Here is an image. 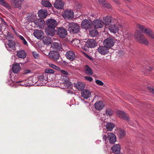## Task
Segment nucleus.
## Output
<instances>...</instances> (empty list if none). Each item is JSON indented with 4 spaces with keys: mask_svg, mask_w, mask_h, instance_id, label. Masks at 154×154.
Instances as JSON below:
<instances>
[{
    "mask_svg": "<svg viewBox=\"0 0 154 154\" xmlns=\"http://www.w3.org/2000/svg\"><path fill=\"white\" fill-rule=\"evenodd\" d=\"M47 27L45 32L47 35L53 36L56 31L55 27L57 25V21L54 19H50L46 21Z\"/></svg>",
    "mask_w": 154,
    "mask_h": 154,
    "instance_id": "1",
    "label": "nucleus"
},
{
    "mask_svg": "<svg viewBox=\"0 0 154 154\" xmlns=\"http://www.w3.org/2000/svg\"><path fill=\"white\" fill-rule=\"evenodd\" d=\"M134 36L136 40L139 43L146 45H148V40L145 38L143 35L139 30L136 31Z\"/></svg>",
    "mask_w": 154,
    "mask_h": 154,
    "instance_id": "2",
    "label": "nucleus"
},
{
    "mask_svg": "<svg viewBox=\"0 0 154 154\" xmlns=\"http://www.w3.org/2000/svg\"><path fill=\"white\" fill-rule=\"evenodd\" d=\"M66 28L68 31L71 34L77 33L80 30V26L79 25L74 22L69 23Z\"/></svg>",
    "mask_w": 154,
    "mask_h": 154,
    "instance_id": "3",
    "label": "nucleus"
},
{
    "mask_svg": "<svg viewBox=\"0 0 154 154\" xmlns=\"http://www.w3.org/2000/svg\"><path fill=\"white\" fill-rule=\"evenodd\" d=\"M103 139L106 141L108 138L109 142L110 143L114 144L116 141V137L115 134L112 133H106L105 132L103 134Z\"/></svg>",
    "mask_w": 154,
    "mask_h": 154,
    "instance_id": "4",
    "label": "nucleus"
},
{
    "mask_svg": "<svg viewBox=\"0 0 154 154\" xmlns=\"http://www.w3.org/2000/svg\"><path fill=\"white\" fill-rule=\"evenodd\" d=\"M136 27L140 29L143 33H146L151 38H154V32H152L150 29L145 28L143 26L139 24H137Z\"/></svg>",
    "mask_w": 154,
    "mask_h": 154,
    "instance_id": "5",
    "label": "nucleus"
},
{
    "mask_svg": "<svg viewBox=\"0 0 154 154\" xmlns=\"http://www.w3.org/2000/svg\"><path fill=\"white\" fill-rule=\"evenodd\" d=\"M115 42L114 39L112 37H110L105 39L103 43V45H105L109 49L114 45Z\"/></svg>",
    "mask_w": 154,
    "mask_h": 154,
    "instance_id": "6",
    "label": "nucleus"
},
{
    "mask_svg": "<svg viewBox=\"0 0 154 154\" xmlns=\"http://www.w3.org/2000/svg\"><path fill=\"white\" fill-rule=\"evenodd\" d=\"M5 45L7 49L11 52H13L16 50L15 43L12 40H9L8 43H5Z\"/></svg>",
    "mask_w": 154,
    "mask_h": 154,
    "instance_id": "7",
    "label": "nucleus"
},
{
    "mask_svg": "<svg viewBox=\"0 0 154 154\" xmlns=\"http://www.w3.org/2000/svg\"><path fill=\"white\" fill-rule=\"evenodd\" d=\"M92 25V22L90 20H84L81 23L82 27L86 30L91 29Z\"/></svg>",
    "mask_w": 154,
    "mask_h": 154,
    "instance_id": "8",
    "label": "nucleus"
},
{
    "mask_svg": "<svg viewBox=\"0 0 154 154\" xmlns=\"http://www.w3.org/2000/svg\"><path fill=\"white\" fill-rule=\"evenodd\" d=\"M83 43L85 45V47L88 48H94L97 45L96 41L94 39H88L86 42H84ZM84 49V50H86L85 48Z\"/></svg>",
    "mask_w": 154,
    "mask_h": 154,
    "instance_id": "9",
    "label": "nucleus"
},
{
    "mask_svg": "<svg viewBox=\"0 0 154 154\" xmlns=\"http://www.w3.org/2000/svg\"><path fill=\"white\" fill-rule=\"evenodd\" d=\"M48 55L50 58L54 60H57L60 57L59 53L56 51H50Z\"/></svg>",
    "mask_w": 154,
    "mask_h": 154,
    "instance_id": "10",
    "label": "nucleus"
},
{
    "mask_svg": "<svg viewBox=\"0 0 154 154\" xmlns=\"http://www.w3.org/2000/svg\"><path fill=\"white\" fill-rule=\"evenodd\" d=\"M57 34L60 38H63L67 35V30L63 27H59L57 31Z\"/></svg>",
    "mask_w": 154,
    "mask_h": 154,
    "instance_id": "11",
    "label": "nucleus"
},
{
    "mask_svg": "<svg viewBox=\"0 0 154 154\" xmlns=\"http://www.w3.org/2000/svg\"><path fill=\"white\" fill-rule=\"evenodd\" d=\"M98 52L102 55H105L109 52V49L105 45L100 46L97 49Z\"/></svg>",
    "mask_w": 154,
    "mask_h": 154,
    "instance_id": "12",
    "label": "nucleus"
},
{
    "mask_svg": "<svg viewBox=\"0 0 154 154\" xmlns=\"http://www.w3.org/2000/svg\"><path fill=\"white\" fill-rule=\"evenodd\" d=\"M24 0H11V2L13 7L20 9L22 3Z\"/></svg>",
    "mask_w": 154,
    "mask_h": 154,
    "instance_id": "13",
    "label": "nucleus"
},
{
    "mask_svg": "<svg viewBox=\"0 0 154 154\" xmlns=\"http://www.w3.org/2000/svg\"><path fill=\"white\" fill-rule=\"evenodd\" d=\"M74 16V12L73 11L71 10L66 11L63 14V17L66 19H72Z\"/></svg>",
    "mask_w": 154,
    "mask_h": 154,
    "instance_id": "14",
    "label": "nucleus"
},
{
    "mask_svg": "<svg viewBox=\"0 0 154 154\" xmlns=\"http://www.w3.org/2000/svg\"><path fill=\"white\" fill-rule=\"evenodd\" d=\"M65 56L68 59L71 61L75 60L76 57L74 52L72 51H67Z\"/></svg>",
    "mask_w": 154,
    "mask_h": 154,
    "instance_id": "15",
    "label": "nucleus"
},
{
    "mask_svg": "<svg viewBox=\"0 0 154 154\" xmlns=\"http://www.w3.org/2000/svg\"><path fill=\"white\" fill-rule=\"evenodd\" d=\"M92 23L96 28H99L102 27L103 23L102 20L96 19L93 21Z\"/></svg>",
    "mask_w": 154,
    "mask_h": 154,
    "instance_id": "16",
    "label": "nucleus"
},
{
    "mask_svg": "<svg viewBox=\"0 0 154 154\" xmlns=\"http://www.w3.org/2000/svg\"><path fill=\"white\" fill-rule=\"evenodd\" d=\"M64 3L61 0L56 1L54 4V7L57 9H62L63 8Z\"/></svg>",
    "mask_w": 154,
    "mask_h": 154,
    "instance_id": "17",
    "label": "nucleus"
},
{
    "mask_svg": "<svg viewBox=\"0 0 154 154\" xmlns=\"http://www.w3.org/2000/svg\"><path fill=\"white\" fill-rule=\"evenodd\" d=\"M33 35L37 39H41L43 36V33L42 30L37 29L34 31Z\"/></svg>",
    "mask_w": 154,
    "mask_h": 154,
    "instance_id": "18",
    "label": "nucleus"
},
{
    "mask_svg": "<svg viewBox=\"0 0 154 154\" xmlns=\"http://www.w3.org/2000/svg\"><path fill=\"white\" fill-rule=\"evenodd\" d=\"M62 80L63 81V84L64 85L63 88H67L69 87L70 85L69 81V78L66 76H63L62 77Z\"/></svg>",
    "mask_w": 154,
    "mask_h": 154,
    "instance_id": "19",
    "label": "nucleus"
},
{
    "mask_svg": "<svg viewBox=\"0 0 154 154\" xmlns=\"http://www.w3.org/2000/svg\"><path fill=\"white\" fill-rule=\"evenodd\" d=\"M117 113L119 117L121 118L126 120L127 121H129V119L128 118V115L126 114L125 112L123 111H118Z\"/></svg>",
    "mask_w": 154,
    "mask_h": 154,
    "instance_id": "20",
    "label": "nucleus"
},
{
    "mask_svg": "<svg viewBox=\"0 0 154 154\" xmlns=\"http://www.w3.org/2000/svg\"><path fill=\"white\" fill-rule=\"evenodd\" d=\"M111 149L113 153L119 154L120 153L121 147L119 144H115L111 147Z\"/></svg>",
    "mask_w": 154,
    "mask_h": 154,
    "instance_id": "21",
    "label": "nucleus"
},
{
    "mask_svg": "<svg viewBox=\"0 0 154 154\" xmlns=\"http://www.w3.org/2000/svg\"><path fill=\"white\" fill-rule=\"evenodd\" d=\"M109 29L111 32L114 34L118 33L119 30L118 27L115 24H111L110 25Z\"/></svg>",
    "mask_w": 154,
    "mask_h": 154,
    "instance_id": "22",
    "label": "nucleus"
},
{
    "mask_svg": "<svg viewBox=\"0 0 154 154\" xmlns=\"http://www.w3.org/2000/svg\"><path fill=\"white\" fill-rule=\"evenodd\" d=\"M103 23L106 25L112 24V17L110 16H107L103 17Z\"/></svg>",
    "mask_w": 154,
    "mask_h": 154,
    "instance_id": "23",
    "label": "nucleus"
},
{
    "mask_svg": "<svg viewBox=\"0 0 154 154\" xmlns=\"http://www.w3.org/2000/svg\"><path fill=\"white\" fill-rule=\"evenodd\" d=\"M84 72L86 74L89 75H92L93 74L92 70L87 65L84 66Z\"/></svg>",
    "mask_w": 154,
    "mask_h": 154,
    "instance_id": "24",
    "label": "nucleus"
},
{
    "mask_svg": "<svg viewBox=\"0 0 154 154\" xmlns=\"http://www.w3.org/2000/svg\"><path fill=\"white\" fill-rule=\"evenodd\" d=\"M21 69V67L19 63H16L14 64L12 67V70L14 73H17Z\"/></svg>",
    "mask_w": 154,
    "mask_h": 154,
    "instance_id": "25",
    "label": "nucleus"
},
{
    "mask_svg": "<svg viewBox=\"0 0 154 154\" xmlns=\"http://www.w3.org/2000/svg\"><path fill=\"white\" fill-rule=\"evenodd\" d=\"M81 95L83 98L86 99L91 96V92L89 90L85 89L82 92Z\"/></svg>",
    "mask_w": 154,
    "mask_h": 154,
    "instance_id": "26",
    "label": "nucleus"
},
{
    "mask_svg": "<svg viewBox=\"0 0 154 154\" xmlns=\"http://www.w3.org/2000/svg\"><path fill=\"white\" fill-rule=\"evenodd\" d=\"M0 4L8 10L12 9V7L10 4L5 0H0Z\"/></svg>",
    "mask_w": 154,
    "mask_h": 154,
    "instance_id": "27",
    "label": "nucleus"
},
{
    "mask_svg": "<svg viewBox=\"0 0 154 154\" xmlns=\"http://www.w3.org/2000/svg\"><path fill=\"white\" fill-rule=\"evenodd\" d=\"M52 48L55 50L57 51H59L62 49L61 45L57 42H54L52 45Z\"/></svg>",
    "mask_w": 154,
    "mask_h": 154,
    "instance_id": "28",
    "label": "nucleus"
},
{
    "mask_svg": "<svg viewBox=\"0 0 154 154\" xmlns=\"http://www.w3.org/2000/svg\"><path fill=\"white\" fill-rule=\"evenodd\" d=\"M95 109L98 110H100L103 109L104 105L102 101H99L96 102L94 104Z\"/></svg>",
    "mask_w": 154,
    "mask_h": 154,
    "instance_id": "29",
    "label": "nucleus"
},
{
    "mask_svg": "<svg viewBox=\"0 0 154 154\" xmlns=\"http://www.w3.org/2000/svg\"><path fill=\"white\" fill-rule=\"evenodd\" d=\"M27 18L29 21H32L36 19V15L33 12L30 13L28 14Z\"/></svg>",
    "mask_w": 154,
    "mask_h": 154,
    "instance_id": "30",
    "label": "nucleus"
},
{
    "mask_svg": "<svg viewBox=\"0 0 154 154\" xmlns=\"http://www.w3.org/2000/svg\"><path fill=\"white\" fill-rule=\"evenodd\" d=\"M38 16L41 18H45L47 14V11H46L42 9L38 11Z\"/></svg>",
    "mask_w": 154,
    "mask_h": 154,
    "instance_id": "31",
    "label": "nucleus"
},
{
    "mask_svg": "<svg viewBox=\"0 0 154 154\" xmlns=\"http://www.w3.org/2000/svg\"><path fill=\"white\" fill-rule=\"evenodd\" d=\"M85 84L81 82H78L75 85V87L79 90L80 91L83 90L85 88Z\"/></svg>",
    "mask_w": 154,
    "mask_h": 154,
    "instance_id": "32",
    "label": "nucleus"
},
{
    "mask_svg": "<svg viewBox=\"0 0 154 154\" xmlns=\"http://www.w3.org/2000/svg\"><path fill=\"white\" fill-rule=\"evenodd\" d=\"M17 55L19 58L24 59L26 57V53L24 51L21 50L17 52Z\"/></svg>",
    "mask_w": 154,
    "mask_h": 154,
    "instance_id": "33",
    "label": "nucleus"
},
{
    "mask_svg": "<svg viewBox=\"0 0 154 154\" xmlns=\"http://www.w3.org/2000/svg\"><path fill=\"white\" fill-rule=\"evenodd\" d=\"M41 39H42L44 44L46 45L49 44L51 43V38L48 36H43Z\"/></svg>",
    "mask_w": 154,
    "mask_h": 154,
    "instance_id": "34",
    "label": "nucleus"
},
{
    "mask_svg": "<svg viewBox=\"0 0 154 154\" xmlns=\"http://www.w3.org/2000/svg\"><path fill=\"white\" fill-rule=\"evenodd\" d=\"M118 134L119 138L121 139L125 137L126 134V132L124 130L120 128L118 131Z\"/></svg>",
    "mask_w": 154,
    "mask_h": 154,
    "instance_id": "35",
    "label": "nucleus"
},
{
    "mask_svg": "<svg viewBox=\"0 0 154 154\" xmlns=\"http://www.w3.org/2000/svg\"><path fill=\"white\" fill-rule=\"evenodd\" d=\"M6 30V31H5V33L4 35L8 42L9 40H12V39L13 38V36L12 34L10 32L7 31L8 29H7Z\"/></svg>",
    "mask_w": 154,
    "mask_h": 154,
    "instance_id": "36",
    "label": "nucleus"
},
{
    "mask_svg": "<svg viewBox=\"0 0 154 154\" xmlns=\"http://www.w3.org/2000/svg\"><path fill=\"white\" fill-rule=\"evenodd\" d=\"M41 4L43 6L47 8H50L52 5L49 1L47 0H42Z\"/></svg>",
    "mask_w": 154,
    "mask_h": 154,
    "instance_id": "37",
    "label": "nucleus"
},
{
    "mask_svg": "<svg viewBox=\"0 0 154 154\" xmlns=\"http://www.w3.org/2000/svg\"><path fill=\"white\" fill-rule=\"evenodd\" d=\"M97 29L95 28L92 29H91L89 30V34L92 37H95L98 35V32Z\"/></svg>",
    "mask_w": 154,
    "mask_h": 154,
    "instance_id": "38",
    "label": "nucleus"
},
{
    "mask_svg": "<svg viewBox=\"0 0 154 154\" xmlns=\"http://www.w3.org/2000/svg\"><path fill=\"white\" fill-rule=\"evenodd\" d=\"M114 127V125L112 123H107L106 125V128L109 131H112Z\"/></svg>",
    "mask_w": 154,
    "mask_h": 154,
    "instance_id": "39",
    "label": "nucleus"
},
{
    "mask_svg": "<svg viewBox=\"0 0 154 154\" xmlns=\"http://www.w3.org/2000/svg\"><path fill=\"white\" fill-rule=\"evenodd\" d=\"M5 26H2V25H0V35L2 34H4L5 33L6 29H5Z\"/></svg>",
    "mask_w": 154,
    "mask_h": 154,
    "instance_id": "40",
    "label": "nucleus"
},
{
    "mask_svg": "<svg viewBox=\"0 0 154 154\" xmlns=\"http://www.w3.org/2000/svg\"><path fill=\"white\" fill-rule=\"evenodd\" d=\"M102 5L104 6L105 7L107 8H111V5L109 2H105V1L103 3Z\"/></svg>",
    "mask_w": 154,
    "mask_h": 154,
    "instance_id": "41",
    "label": "nucleus"
},
{
    "mask_svg": "<svg viewBox=\"0 0 154 154\" xmlns=\"http://www.w3.org/2000/svg\"><path fill=\"white\" fill-rule=\"evenodd\" d=\"M32 83L29 84L30 85H32L34 84H35L37 82H38V79L37 78L34 77L32 79Z\"/></svg>",
    "mask_w": 154,
    "mask_h": 154,
    "instance_id": "42",
    "label": "nucleus"
},
{
    "mask_svg": "<svg viewBox=\"0 0 154 154\" xmlns=\"http://www.w3.org/2000/svg\"><path fill=\"white\" fill-rule=\"evenodd\" d=\"M105 113L107 116H110L112 114L113 112L111 109H107L106 110Z\"/></svg>",
    "mask_w": 154,
    "mask_h": 154,
    "instance_id": "43",
    "label": "nucleus"
},
{
    "mask_svg": "<svg viewBox=\"0 0 154 154\" xmlns=\"http://www.w3.org/2000/svg\"><path fill=\"white\" fill-rule=\"evenodd\" d=\"M45 72L46 73L53 74L54 73V71L52 69L47 68L45 69Z\"/></svg>",
    "mask_w": 154,
    "mask_h": 154,
    "instance_id": "44",
    "label": "nucleus"
},
{
    "mask_svg": "<svg viewBox=\"0 0 154 154\" xmlns=\"http://www.w3.org/2000/svg\"><path fill=\"white\" fill-rule=\"evenodd\" d=\"M32 54L33 57L35 58L38 59L39 58V56L38 53L34 51L32 52Z\"/></svg>",
    "mask_w": 154,
    "mask_h": 154,
    "instance_id": "45",
    "label": "nucleus"
},
{
    "mask_svg": "<svg viewBox=\"0 0 154 154\" xmlns=\"http://www.w3.org/2000/svg\"><path fill=\"white\" fill-rule=\"evenodd\" d=\"M95 82L97 84L99 85H103V82L100 80H96L95 81Z\"/></svg>",
    "mask_w": 154,
    "mask_h": 154,
    "instance_id": "46",
    "label": "nucleus"
},
{
    "mask_svg": "<svg viewBox=\"0 0 154 154\" xmlns=\"http://www.w3.org/2000/svg\"><path fill=\"white\" fill-rule=\"evenodd\" d=\"M31 72V70L28 69H25L23 72V74L26 75L27 74L30 73Z\"/></svg>",
    "mask_w": 154,
    "mask_h": 154,
    "instance_id": "47",
    "label": "nucleus"
},
{
    "mask_svg": "<svg viewBox=\"0 0 154 154\" xmlns=\"http://www.w3.org/2000/svg\"><path fill=\"white\" fill-rule=\"evenodd\" d=\"M85 78L86 80L89 82H91L93 80V78L90 76H86L85 77Z\"/></svg>",
    "mask_w": 154,
    "mask_h": 154,
    "instance_id": "48",
    "label": "nucleus"
},
{
    "mask_svg": "<svg viewBox=\"0 0 154 154\" xmlns=\"http://www.w3.org/2000/svg\"><path fill=\"white\" fill-rule=\"evenodd\" d=\"M0 25H2V26H5V29H6V23L5 22V21L4 20H2V23L0 24Z\"/></svg>",
    "mask_w": 154,
    "mask_h": 154,
    "instance_id": "49",
    "label": "nucleus"
},
{
    "mask_svg": "<svg viewBox=\"0 0 154 154\" xmlns=\"http://www.w3.org/2000/svg\"><path fill=\"white\" fill-rule=\"evenodd\" d=\"M148 89L153 94H154V88L150 87H147Z\"/></svg>",
    "mask_w": 154,
    "mask_h": 154,
    "instance_id": "50",
    "label": "nucleus"
},
{
    "mask_svg": "<svg viewBox=\"0 0 154 154\" xmlns=\"http://www.w3.org/2000/svg\"><path fill=\"white\" fill-rule=\"evenodd\" d=\"M38 79V81H39L40 82H41V81H43L42 80L43 79L44 76L43 75H41L38 76V77H37Z\"/></svg>",
    "mask_w": 154,
    "mask_h": 154,
    "instance_id": "51",
    "label": "nucleus"
},
{
    "mask_svg": "<svg viewBox=\"0 0 154 154\" xmlns=\"http://www.w3.org/2000/svg\"><path fill=\"white\" fill-rule=\"evenodd\" d=\"M83 53L84 54V55L85 56L87 57L90 60H92V58L90 56L87 54L86 53H84V52H83Z\"/></svg>",
    "mask_w": 154,
    "mask_h": 154,
    "instance_id": "52",
    "label": "nucleus"
},
{
    "mask_svg": "<svg viewBox=\"0 0 154 154\" xmlns=\"http://www.w3.org/2000/svg\"><path fill=\"white\" fill-rule=\"evenodd\" d=\"M61 72L63 74L65 75H67L68 74V72L67 71L63 70H61Z\"/></svg>",
    "mask_w": 154,
    "mask_h": 154,
    "instance_id": "53",
    "label": "nucleus"
},
{
    "mask_svg": "<svg viewBox=\"0 0 154 154\" xmlns=\"http://www.w3.org/2000/svg\"><path fill=\"white\" fill-rule=\"evenodd\" d=\"M41 22H43V21L40 20V21H35L34 22L38 26H40V23Z\"/></svg>",
    "mask_w": 154,
    "mask_h": 154,
    "instance_id": "54",
    "label": "nucleus"
},
{
    "mask_svg": "<svg viewBox=\"0 0 154 154\" xmlns=\"http://www.w3.org/2000/svg\"><path fill=\"white\" fill-rule=\"evenodd\" d=\"M49 65L50 67H51L53 68L54 69L56 65L53 64L49 63Z\"/></svg>",
    "mask_w": 154,
    "mask_h": 154,
    "instance_id": "55",
    "label": "nucleus"
},
{
    "mask_svg": "<svg viewBox=\"0 0 154 154\" xmlns=\"http://www.w3.org/2000/svg\"><path fill=\"white\" fill-rule=\"evenodd\" d=\"M22 41L23 42V44L25 45H27V43L26 41V40L25 38H24L23 40Z\"/></svg>",
    "mask_w": 154,
    "mask_h": 154,
    "instance_id": "56",
    "label": "nucleus"
},
{
    "mask_svg": "<svg viewBox=\"0 0 154 154\" xmlns=\"http://www.w3.org/2000/svg\"><path fill=\"white\" fill-rule=\"evenodd\" d=\"M18 37L22 41L24 38L23 36L20 35H19L18 36Z\"/></svg>",
    "mask_w": 154,
    "mask_h": 154,
    "instance_id": "57",
    "label": "nucleus"
},
{
    "mask_svg": "<svg viewBox=\"0 0 154 154\" xmlns=\"http://www.w3.org/2000/svg\"><path fill=\"white\" fill-rule=\"evenodd\" d=\"M54 69L57 71H59L60 70V68L59 67L57 66H55V67Z\"/></svg>",
    "mask_w": 154,
    "mask_h": 154,
    "instance_id": "58",
    "label": "nucleus"
},
{
    "mask_svg": "<svg viewBox=\"0 0 154 154\" xmlns=\"http://www.w3.org/2000/svg\"><path fill=\"white\" fill-rule=\"evenodd\" d=\"M115 2L117 3L118 4H120L118 0H113Z\"/></svg>",
    "mask_w": 154,
    "mask_h": 154,
    "instance_id": "59",
    "label": "nucleus"
},
{
    "mask_svg": "<svg viewBox=\"0 0 154 154\" xmlns=\"http://www.w3.org/2000/svg\"><path fill=\"white\" fill-rule=\"evenodd\" d=\"M148 68H147V69H148V70L149 71H151L152 69V68L151 67H148Z\"/></svg>",
    "mask_w": 154,
    "mask_h": 154,
    "instance_id": "60",
    "label": "nucleus"
},
{
    "mask_svg": "<svg viewBox=\"0 0 154 154\" xmlns=\"http://www.w3.org/2000/svg\"><path fill=\"white\" fill-rule=\"evenodd\" d=\"M98 0L100 2L102 3V4H103V3L105 1H104V0Z\"/></svg>",
    "mask_w": 154,
    "mask_h": 154,
    "instance_id": "61",
    "label": "nucleus"
},
{
    "mask_svg": "<svg viewBox=\"0 0 154 154\" xmlns=\"http://www.w3.org/2000/svg\"><path fill=\"white\" fill-rule=\"evenodd\" d=\"M23 82V81H18L16 82H15L17 83H19L20 82Z\"/></svg>",
    "mask_w": 154,
    "mask_h": 154,
    "instance_id": "62",
    "label": "nucleus"
},
{
    "mask_svg": "<svg viewBox=\"0 0 154 154\" xmlns=\"http://www.w3.org/2000/svg\"><path fill=\"white\" fill-rule=\"evenodd\" d=\"M20 85L22 86H24L25 85V86H26V85L25 83H22V84H20Z\"/></svg>",
    "mask_w": 154,
    "mask_h": 154,
    "instance_id": "63",
    "label": "nucleus"
},
{
    "mask_svg": "<svg viewBox=\"0 0 154 154\" xmlns=\"http://www.w3.org/2000/svg\"><path fill=\"white\" fill-rule=\"evenodd\" d=\"M42 83V84H41V85H43V84H44V83Z\"/></svg>",
    "mask_w": 154,
    "mask_h": 154,
    "instance_id": "64",
    "label": "nucleus"
}]
</instances>
